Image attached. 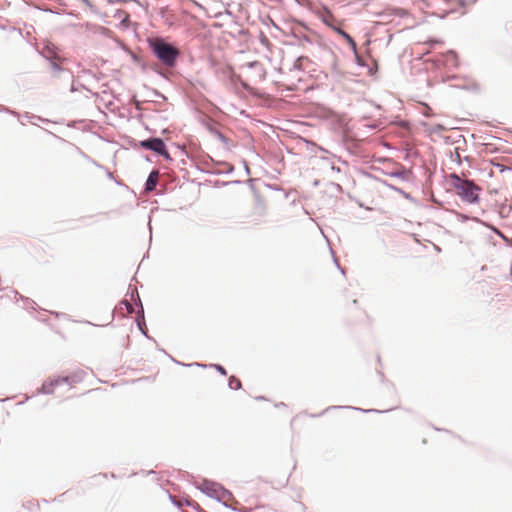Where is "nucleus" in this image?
Segmentation results:
<instances>
[{
	"instance_id": "nucleus-22",
	"label": "nucleus",
	"mask_w": 512,
	"mask_h": 512,
	"mask_svg": "<svg viewBox=\"0 0 512 512\" xmlns=\"http://www.w3.org/2000/svg\"><path fill=\"white\" fill-rule=\"evenodd\" d=\"M0 112L11 113V114H13V115H15V114H16L14 111H12V110H10V109H8V108H6V107L2 106V105H0Z\"/></svg>"
},
{
	"instance_id": "nucleus-27",
	"label": "nucleus",
	"mask_w": 512,
	"mask_h": 512,
	"mask_svg": "<svg viewBox=\"0 0 512 512\" xmlns=\"http://www.w3.org/2000/svg\"><path fill=\"white\" fill-rule=\"evenodd\" d=\"M352 409H356V410H359V411H364V412H377V410H372V409H368V410H362V409H359V408H354V407H351Z\"/></svg>"
},
{
	"instance_id": "nucleus-41",
	"label": "nucleus",
	"mask_w": 512,
	"mask_h": 512,
	"mask_svg": "<svg viewBox=\"0 0 512 512\" xmlns=\"http://www.w3.org/2000/svg\"><path fill=\"white\" fill-rule=\"evenodd\" d=\"M246 172H247V174L250 173L249 168L247 166H246Z\"/></svg>"
},
{
	"instance_id": "nucleus-37",
	"label": "nucleus",
	"mask_w": 512,
	"mask_h": 512,
	"mask_svg": "<svg viewBox=\"0 0 512 512\" xmlns=\"http://www.w3.org/2000/svg\"><path fill=\"white\" fill-rule=\"evenodd\" d=\"M82 1H83L85 4H87V5H89V4H90L89 0H82Z\"/></svg>"
},
{
	"instance_id": "nucleus-25",
	"label": "nucleus",
	"mask_w": 512,
	"mask_h": 512,
	"mask_svg": "<svg viewBox=\"0 0 512 512\" xmlns=\"http://www.w3.org/2000/svg\"><path fill=\"white\" fill-rule=\"evenodd\" d=\"M169 498H170L172 504H174L176 506H181V503L176 502L175 498L172 495H169Z\"/></svg>"
},
{
	"instance_id": "nucleus-44",
	"label": "nucleus",
	"mask_w": 512,
	"mask_h": 512,
	"mask_svg": "<svg viewBox=\"0 0 512 512\" xmlns=\"http://www.w3.org/2000/svg\"><path fill=\"white\" fill-rule=\"evenodd\" d=\"M510 274H511V276H512V262H511V270H510Z\"/></svg>"
},
{
	"instance_id": "nucleus-35",
	"label": "nucleus",
	"mask_w": 512,
	"mask_h": 512,
	"mask_svg": "<svg viewBox=\"0 0 512 512\" xmlns=\"http://www.w3.org/2000/svg\"><path fill=\"white\" fill-rule=\"evenodd\" d=\"M32 118H37L38 120L45 121V120H44V119H42L41 117H35V116H32Z\"/></svg>"
},
{
	"instance_id": "nucleus-20",
	"label": "nucleus",
	"mask_w": 512,
	"mask_h": 512,
	"mask_svg": "<svg viewBox=\"0 0 512 512\" xmlns=\"http://www.w3.org/2000/svg\"><path fill=\"white\" fill-rule=\"evenodd\" d=\"M248 67H250V68H260L261 64L258 61H253V62L248 63Z\"/></svg>"
},
{
	"instance_id": "nucleus-34",
	"label": "nucleus",
	"mask_w": 512,
	"mask_h": 512,
	"mask_svg": "<svg viewBox=\"0 0 512 512\" xmlns=\"http://www.w3.org/2000/svg\"><path fill=\"white\" fill-rule=\"evenodd\" d=\"M431 108H428L427 113H425V116H428L430 114Z\"/></svg>"
},
{
	"instance_id": "nucleus-3",
	"label": "nucleus",
	"mask_w": 512,
	"mask_h": 512,
	"mask_svg": "<svg viewBox=\"0 0 512 512\" xmlns=\"http://www.w3.org/2000/svg\"><path fill=\"white\" fill-rule=\"evenodd\" d=\"M139 146L146 150H150L159 156L164 157L168 161H172V158L167 150L166 144L163 139L159 137H151L139 142Z\"/></svg>"
},
{
	"instance_id": "nucleus-8",
	"label": "nucleus",
	"mask_w": 512,
	"mask_h": 512,
	"mask_svg": "<svg viewBox=\"0 0 512 512\" xmlns=\"http://www.w3.org/2000/svg\"><path fill=\"white\" fill-rule=\"evenodd\" d=\"M207 128H208L209 132L212 135L216 136L217 139H219L223 144L228 145V143H229L228 138L223 133H221L214 125L208 124Z\"/></svg>"
},
{
	"instance_id": "nucleus-15",
	"label": "nucleus",
	"mask_w": 512,
	"mask_h": 512,
	"mask_svg": "<svg viewBox=\"0 0 512 512\" xmlns=\"http://www.w3.org/2000/svg\"><path fill=\"white\" fill-rule=\"evenodd\" d=\"M122 305H124L126 307V310H127V313L128 314H132L135 312V309L133 307V305L131 304V302L127 299H124L122 302H121Z\"/></svg>"
},
{
	"instance_id": "nucleus-32",
	"label": "nucleus",
	"mask_w": 512,
	"mask_h": 512,
	"mask_svg": "<svg viewBox=\"0 0 512 512\" xmlns=\"http://www.w3.org/2000/svg\"><path fill=\"white\" fill-rule=\"evenodd\" d=\"M431 108H428L427 113H425V116H428L430 114Z\"/></svg>"
},
{
	"instance_id": "nucleus-19",
	"label": "nucleus",
	"mask_w": 512,
	"mask_h": 512,
	"mask_svg": "<svg viewBox=\"0 0 512 512\" xmlns=\"http://www.w3.org/2000/svg\"><path fill=\"white\" fill-rule=\"evenodd\" d=\"M445 129H446V128H445L443 125H441V124H437V125H435V126H434V128L432 129V131H433V132H435V133H438V132H441V131H443V130H445Z\"/></svg>"
},
{
	"instance_id": "nucleus-7",
	"label": "nucleus",
	"mask_w": 512,
	"mask_h": 512,
	"mask_svg": "<svg viewBox=\"0 0 512 512\" xmlns=\"http://www.w3.org/2000/svg\"><path fill=\"white\" fill-rule=\"evenodd\" d=\"M158 175L159 173L156 170L150 172L145 182V191L151 192L155 190L158 181Z\"/></svg>"
},
{
	"instance_id": "nucleus-16",
	"label": "nucleus",
	"mask_w": 512,
	"mask_h": 512,
	"mask_svg": "<svg viewBox=\"0 0 512 512\" xmlns=\"http://www.w3.org/2000/svg\"><path fill=\"white\" fill-rule=\"evenodd\" d=\"M50 63H51V67H52V69H53L55 72H62V73H66L68 76H70L69 71H65V70L61 69V67L58 65V63H57V62H55V61H52V60H51V61H50Z\"/></svg>"
},
{
	"instance_id": "nucleus-23",
	"label": "nucleus",
	"mask_w": 512,
	"mask_h": 512,
	"mask_svg": "<svg viewBox=\"0 0 512 512\" xmlns=\"http://www.w3.org/2000/svg\"><path fill=\"white\" fill-rule=\"evenodd\" d=\"M78 90V84L75 80L72 81V85H71V88H70V91L71 92H75Z\"/></svg>"
},
{
	"instance_id": "nucleus-29",
	"label": "nucleus",
	"mask_w": 512,
	"mask_h": 512,
	"mask_svg": "<svg viewBox=\"0 0 512 512\" xmlns=\"http://www.w3.org/2000/svg\"><path fill=\"white\" fill-rule=\"evenodd\" d=\"M338 408H345L344 406H331L328 409H338Z\"/></svg>"
},
{
	"instance_id": "nucleus-43",
	"label": "nucleus",
	"mask_w": 512,
	"mask_h": 512,
	"mask_svg": "<svg viewBox=\"0 0 512 512\" xmlns=\"http://www.w3.org/2000/svg\"><path fill=\"white\" fill-rule=\"evenodd\" d=\"M256 399H257V400H262V399H263V397H262V396H259V397H257Z\"/></svg>"
},
{
	"instance_id": "nucleus-9",
	"label": "nucleus",
	"mask_w": 512,
	"mask_h": 512,
	"mask_svg": "<svg viewBox=\"0 0 512 512\" xmlns=\"http://www.w3.org/2000/svg\"><path fill=\"white\" fill-rule=\"evenodd\" d=\"M409 174H410V171L405 169L404 167H402L399 170L387 172V175H389L391 177L399 178V179H401L403 181L408 180Z\"/></svg>"
},
{
	"instance_id": "nucleus-30",
	"label": "nucleus",
	"mask_w": 512,
	"mask_h": 512,
	"mask_svg": "<svg viewBox=\"0 0 512 512\" xmlns=\"http://www.w3.org/2000/svg\"><path fill=\"white\" fill-rule=\"evenodd\" d=\"M79 86L83 89H86L87 91H90L84 84H79Z\"/></svg>"
},
{
	"instance_id": "nucleus-10",
	"label": "nucleus",
	"mask_w": 512,
	"mask_h": 512,
	"mask_svg": "<svg viewBox=\"0 0 512 512\" xmlns=\"http://www.w3.org/2000/svg\"><path fill=\"white\" fill-rule=\"evenodd\" d=\"M15 296L17 297V299L22 300L24 302L25 309H35L36 303L33 300L20 295L17 291H15Z\"/></svg>"
},
{
	"instance_id": "nucleus-1",
	"label": "nucleus",
	"mask_w": 512,
	"mask_h": 512,
	"mask_svg": "<svg viewBox=\"0 0 512 512\" xmlns=\"http://www.w3.org/2000/svg\"><path fill=\"white\" fill-rule=\"evenodd\" d=\"M452 187L456 190L457 195L462 201L475 204L479 202V192L481 188L470 179H462L458 174H450Z\"/></svg>"
},
{
	"instance_id": "nucleus-26",
	"label": "nucleus",
	"mask_w": 512,
	"mask_h": 512,
	"mask_svg": "<svg viewBox=\"0 0 512 512\" xmlns=\"http://www.w3.org/2000/svg\"><path fill=\"white\" fill-rule=\"evenodd\" d=\"M455 156H456L457 162L460 164L461 163V158H460V154L458 152V148L455 149Z\"/></svg>"
},
{
	"instance_id": "nucleus-14",
	"label": "nucleus",
	"mask_w": 512,
	"mask_h": 512,
	"mask_svg": "<svg viewBox=\"0 0 512 512\" xmlns=\"http://www.w3.org/2000/svg\"><path fill=\"white\" fill-rule=\"evenodd\" d=\"M81 77H91L96 81L100 80V76H97L95 73H93L91 70H83Z\"/></svg>"
},
{
	"instance_id": "nucleus-28",
	"label": "nucleus",
	"mask_w": 512,
	"mask_h": 512,
	"mask_svg": "<svg viewBox=\"0 0 512 512\" xmlns=\"http://www.w3.org/2000/svg\"><path fill=\"white\" fill-rule=\"evenodd\" d=\"M368 128L370 129H376L377 128V125L376 124H369V125H366Z\"/></svg>"
},
{
	"instance_id": "nucleus-17",
	"label": "nucleus",
	"mask_w": 512,
	"mask_h": 512,
	"mask_svg": "<svg viewBox=\"0 0 512 512\" xmlns=\"http://www.w3.org/2000/svg\"><path fill=\"white\" fill-rule=\"evenodd\" d=\"M345 40L348 42L353 51L356 52L357 46L354 39L350 35H345Z\"/></svg>"
},
{
	"instance_id": "nucleus-39",
	"label": "nucleus",
	"mask_w": 512,
	"mask_h": 512,
	"mask_svg": "<svg viewBox=\"0 0 512 512\" xmlns=\"http://www.w3.org/2000/svg\"><path fill=\"white\" fill-rule=\"evenodd\" d=\"M327 410H329V409L327 408L326 410H323V411L321 412V415H324V414L326 413V411H327Z\"/></svg>"
},
{
	"instance_id": "nucleus-11",
	"label": "nucleus",
	"mask_w": 512,
	"mask_h": 512,
	"mask_svg": "<svg viewBox=\"0 0 512 512\" xmlns=\"http://www.w3.org/2000/svg\"><path fill=\"white\" fill-rule=\"evenodd\" d=\"M232 498H233V495H232V493L228 490V494H226V493H225V494H224V493H223V494H222V493H220V497H219V501H218V502L222 503V505H223L224 507L229 508V509H231V510H234V511H235V510H236L235 508H233L231 505L227 504V502H226V501H224L225 499H226V500H230V499H232Z\"/></svg>"
},
{
	"instance_id": "nucleus-42",
	"label": "nucleus",
	"mask_w": 512,
	"mask_h": 512,
	"mask_svg": "<svg viewBox=\"0 0 512 512\" xmlns=\"http://www.w3.org/2000/svg\"><path fill=\"white\" fill-rule=\"evenodd\" d=\"M334 261H335V264L340 268L338 261L336 259Z\"/></svg>"
},
{
	"instance_id": "nucleus-4",
	"label": "nucleus",
	"mask_w": 512,
	"mask_h": 512,
	"mask_svg": "<svg viewBox=\"0 0 512 512\" xmlns=\"http://www.w3.org/2000/svg\"><path fill=\"white\" fill-rule=\"evenodd\" d=\"M83 374H84L83 372H77L71 376H62V377H57L55 379L45 381L42 384L40 391L44 394H51L53 392L54 388L62 383H67L69 385H72L73 383L80 382L83 378Z\"/></svg>"
},
{
	"instance_id": "nucleus-13",
	"label": "nucleus",
	"mask_w": 512,
	"mask_h": 512,
	"mask_svg": "<svg viewBox=\"0 0 512 512\" xmlns=\"http://www.w3.org/2000/svg\"><path fill=\"white\" fill-rule=\"evenodd\" d=\"M324 23L327 25V26H330L335 32H337L339 35H341L344 39H345V35H349L348 33H346L344 30H342L341 28L337 27V26H334L332 24H330L326 19L323 20Z\"/></svg>"
},
{
	"instance_id": "nucleus-45",
	"label": "nucleus",
	"mask_w": 512,
	"mask_h": 512,
	"mask_svg": "<svg viewBox=\"0 0 512 512\" xmlns=\"http://www.w3.org/2000/svg\"><path fill=\"white\" fill-rule=\"evenodd\" d=\"M239 512H245V511H242V510H238Z\"/></svg>"
},
{
	"instance_id": "nucleus-33",
	"label": "nucleus",
	"mask_w": 512,
	"mask_h": 512,
	"mask_svg": "<svg viewBox=\"0 0 512 512\" xmlns=\"http://www.w3.org/2000/svg\"><path fill=\"white\" fill-rule=\"evenodd\" d=\"M431 108H428L427 113H425V116H428L430 114Z\"/></svg>"
},
{
	"instance_id": "nucleus-5",
	"label": "nucleus",
	"mask_w": 512,
	"mask_h": 512,
	"mask_svg": "<svg viewBox=\"0 0 512 512\" xmlns=\"http://www.w3.org/2000/svg\"><path fill=\"white\" fill-rule=\"evenodd\" d=\"M202 493L208 497L219 501L220 493L228 494V489L222 486L220 483L204 479L200 484L195 485Z\"/></svg>"
},
{
	"instance_id": "nucleus-38",
	"label": "nucleus",
	"mask_w": 512,
	"mask_h": 512,
	"mask_svg": "<svg viewBox=\"0 0 512 512\" xmlns=\"http://www.w3.org/2000/svg\"><path fill=\"white\" fill-rule=\"evenodd\" d=\"M327 410H329V409L327 408L326 410H323V411L321 412V415H324V414L326 413V411H327Z\"/></svg>"
},
{
	"instance_id": "nucleus-36",
	"label": "nucleus",
	"mask_w": 512,
	"mask_h": 512,
	"mask_svg": "<svg viewBox=\"0 0 512 512\" xmlns=\"http://www.w3.org/2000/svg\"><path fill=\"white\" fill-rule=\"evenodd\" d=\"M467 219H468V217H467V216L462 215V220H463V221H465V220H467Z\"/></svg>"
},
{
	"instance_id": "nucleus-18",
	"label": "nucleus",
	"mask_w": 512,
	"mask_h": 512,
	"mask_svg": "<svg viewBox=\"0 0 512 512\" xmlns=\"http://www.w3.org/2000/svg\"><path fill=\"white\" fill-rule=\"evenodd\" d=\"M210 367L215 368L221 375H224V376L227 375V371L222 365L211 364Z\"/></svg>"
},
{
	"instance_id": "nucleus-12",
	"label": "nucleus",
	"mask_w": 512,
	"mask_h": 512,
	"mask_svg": "<svg viewBox=\"0 0 512 512\" xmlns=\"http://www.w3.org/2000/svg\"><path fill=\"white\" fill-rule=\"evenodd\" d=\"M228 386L232 390H239L241 388V381L235 376H230Z\"/></svg>"
},
{
	"instance_id": "nucleus-40",
	"label": "nucleus",
	"mask_w": 512,
	"mask_h": 512,
	"mask_svg": "<svg viewBox=\"0 0 512 512\" xmlns=\"http://www.w3.org/2000/svg\"><path fill=\"white\" fill-rule=\"evenodd\" d=\"M327 410H329V409L327 408L326 410H323V411L321 412V415H324V414L326 413V411H327Z\"/></svg>"
},
{
	"instance_id": "nucleus-31",
	"label": "nucleus",
	"mask_w": 512,
	"mask_h": 512,
	"mask_svg": "<svg viewBox=\"0 0 512 512\" xmlns=\"http://www.w3.org/2000/svg\"><path fill=\"white\" fill-rule=\"evenodd\" d=\"M186 505H188V506H192V503H191V501H189V500H186Z\"/></svg>"
},
{
	"instance_id": "nucleus-2",
	"label": "nucleus",
	"mask_w": 512,
	"mask_h": 512,
	"mask_svg": "<svg viewBox=\"0 0 512 512\" xmlns=\"http://www.w3.org/2000/svg\"><path fill=\"white\" fill-rule=\"evenodd\" d=\"M153 54L167 67H174L180 56V50L162 38H156L149 42Z\"/></svg>"
},
{
	"instance_id": "nucleus-21",
	"label": "nucleus",
	"mask_w": 512,
	"mask_h": 512,
	"mask_svg": "<svg viewBox=\"0 0 512 512\" xmlns=\"http://www.w3.org/2000/svg\"><path fill=\"white\" fill-rule=\"evenodd\" d=\"M384 184H385L387 187H389L390 189H392V190H395V191H397V192H399V193H403V194H405V193H404L400 188H397V187H395V186H393V185H391V184H388V183H386V182H384Z\"/></svg>"
},
{
	"instance_id": "nucleus-24",
	"label": "nucleus",
	"mask_w": 512,
	"mask_h": 512,
	"mask_svg": "<svg viewBox=\"0 0 512 512\" xmlns=\"http://www.w3.org/2000/svg\"><path fill=\"white\" fill-rule=\"evenodd\" d=\"M448 56L451 58V61H456V54L453 51H449Z\"/></svg>"
},
{
	"instance_id": "nucleus-6",
	"label": "nucleus",
	"mask_w": 512,
	"mask_h": 512,
	"mask_svg": "<svg viewBox=\"0 0 512 512\" xmlns=\"http://www.w3.org/2000/svg\"><path fill=\"white\" fill-rule=\"evenodd\" d=\"M131 300L135 301L136 305L138 306V310L136 311L137 317H136V323L143 335H145L147 338L149 336L147 335L146 330V323H145V317H144V308L141 302V299L139 297V294L136 290H133L131 292Z\"/></svg>"
}]
</instances>
